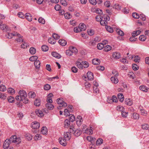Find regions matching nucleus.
Instances as JSON below:
<instances>
[{"mask_svg":"<svg viewBox=\"0 0 149 149\" xmlns=\"http://www.w3.org/2000/svg\"><path fill=\"white\" fill-rule=\"evenodd\" d=\"M15 36L17 37V38L15 39V40L17 42H23V36L19 34L17 32L16 33V34H14Z\"/></svg>","mask_w":149,"mask_h":149,"instance_id":"4","label":"nucleus"},{"mask_svg":"<svg viewBox=\"0 0 149 149\" xmlns=\"http://www.w3.org/2000/svg\"><path fill=\"white\" fill-rule=\"evenodd\" d=\"M26 19L29 21H31L32 20V18L31 16V15L29 13H26L25 14V16Z\"/></svg>","mask_w":149,"mask_h":149,"instance_id":"29","label":"nucleus"},{"mask_svg":"<svg viewBox=\"0 0 149 149\" xmlns=\"http://www.w3.org/2000/svg\"><path fill=\"white\" fill-rule=\"evenodd\" d=\"M87 140L92 143V141H94L95 140V138H93V137H92L91 136H88L87 137Z\"/></svg>","mask_w":149,"mask_h":149,"instance_id":"48","label":"nucleus"},{"mask_svg":"<svg viewBox=\"0 0 149 149\" xmlns=\"http://www.w3.org/2000/svg\"><path fill=\"white\" fill-rule=\"evenodd\" d=\"M82 119H76L77 124L78 126H79L82 123Z\"/></svg>","mask_w":149,"mask_h":149,"instance_id":"63","label":"nucleus"},{"mask_svg":"<svg viewBox=\"0 0 149 149\" xmlns=\"http://www.w3.org/2000/svg\"><path fill=\"white\" fill-rule=\"evenodd\" d=\"M11 143L9 139H7L4 141L3 145V148L4 149H7L9 147L10 144Z\"/></svg>","mask_w":149,"mask_h":149,"instance_id":"5","label":"nucleus"},{"mask_svg":"<svg viewBox=\"0 0 149 149\" xmlns=\"http://www.w3.org/2000/svg\"><path fill=\"white\" fill-rule=\"evenodd\" d=\"M34 102L35 105L36 106H39L40 105V101L39 100L36 99Z\"/></svg>","mask_w":149,"mask_h":149,"instance_id":"41","label":"nucleus"},{"mask_svg":"<svg viewBox=\"0 0 149 149\" xmlns=\"http://www.w3.org/2000/svg\"><path fill=\"white\" fill-rule=\"evenodd\" d=\"M51 88V86L48 84H47L44 86V88L45 90H48Z\"/></svg>","mask_w":149,"mask_h":149,"instance_id":"55","label":"nucleus"},{"mask_svg":"<svg viewBox=\"0 0 149 149\" xmlns=\"http://www.w3.org/2000/svg\"><path fill=\"white\" fill-rule=\"evenodd\" d=\"M58 43L62 46H65L67 44V42L64 40H59Z\"/></svg>","mask_w":149,"mask_h":149,"instance_id":"25","label":"nucleus"},{"mask_svg":"<svg viewBox=\"0 0 149 149\" xmlns=\"http://www.w3.org/2000/svg\"><path fill=\"white\" fill-rule=\"evenodd\" d=\"M97 47L98 49L101 50L104 47V45L102 43H99L97 44Z\"/></svg>","mask_w":149,"mask_h":149,"instance_id":"40","label":"nucleus"},{"mask_svg":"<svg viewBox=\"0 0 149 149\" xmlns=\"http://www.w3.org/2000/svg\"><path fill=\"white\" fill-rule=\"evenodd\" d=\"M36 49L33 47H31L29 49V52L32 54H34L36 53Z\"/></svg>","mask_w":149,"mask_h":149,"instance_id":"38","label":"nucleus"},{"mask_svg":"<svg viewBox=\"0 0 149 149\" xmlns=\"http://www.w3.org/2000/svg\"><path fill=\"white\" fill-rule=\"evenodd\" d=\"M47 129L46 127H43L41 129V133L43 135L46 134H47Z\"/></svg>","mask_w":149,"mask_h":149,"instance_id":"23","label":"nucleus"},{"mask_svg":"<svg viewBox=\"0 0 149 149\" xmlns=\"http://www.w3.org/2000/svg\"><path fill=\"white\" fill-rule=\"evenodd\" d=\"M40 63L39 61L37 60L34 62V65L37 69H38L40 67Z\"/></svg>","mask_w":149,"mask_h":149,"instance_id":"21","label":"nucleus"},{"mask_svg":"<svg viewBox=\"0 0 149 149\" xmlns=\"http://www.w3.org/2000/svg\"><path fill=\"white\" fill-rule=\"evenodd\" d=\"M76 64L79 68L81 69H82L83 68V64L82 63L81 64L80 62L77 61L76 62Z\"/></svg>","mask_w":149,"mask_h":149,"instance_id":"35","label":"nucleus"},{"mask_svg":"<svg viewBox=\"0 0 149 149\" xmlns=\"http://www.w3.org/2000/svg\"><path fill=\"white\" fill-rule=\"evenodd\" d=\"M113 57L114 58L118 59L120 57V55L119 53L117 52H113L112 54Z\"/></svg>","mask_w":149,"mask_h":149,"instance_id":"18","label":"nucleus"},{"mask_svg":"<svg viewBox=\"0 0 149 149\" xmlns=\"http://www.w3.org/2000/svg\"><path fill=\"white\" fill-rule=\"evenodd\" d=\"M69 49L71 50L72 54L74 53L75 54L78 52L77 49V48L73 46H70L69 47Z\"/></svg>","mask_w":149,"mask_h":149,"instance_id":"17","label":"nucleus"},{"mask_svg":"<svg viewBox=\"0 0 149 149\" xmlns=\"http://www.w3.org/2000/svg\"><path fill=\"white\" fill-rule=\"evenodd\" d=\"M132 16L136 19H138L139 18V15L138 14L136 13H132Z\"/></svg>","mask_w":149,"mask_h":149,"instance_id":"56","label":"nucleus"},{"mask_svg":"<svg viewBox=\"0 0 149 149\" xmlns=\"http://www.w3.org/2000/svg\"><path fill=\"white\" fill-rule=\"evenodd\" d=\"M100 20L102 19L103 21L105 22L109 21L110 20V18L107 15H104L103 16H101V17L100 18Z\"/></svg>","mask_w":149,"mask_h":149,"instance_id":"14","label":"nucleus"},{"mask_svg":"<svg viewBox=\"0 0 149 149\" xmlns=\"http://www.w3.org/2000/svg\"><path fill=\"white\" fill-rule=\"evenodd\" d=\"M103 142V140L102 139H99L96 141L97 145H100L102 144Z\"/></svg>","mask_w":149,"mask_h":149,"instance_id":"50","label":"nucleus"},{"mask_svg":"<svg viewBox=\"0 0 149 149\" xmlns=\"http://www.w3.org/2000/svg\"><path fill=\"white\" fill-rule=\"evenodd\" d=\"M111 80L113 83L115 84H117L118 82V79L116 77H111Z\"/></svg>","mask_w":149,"mask_h":149,"instance_id":"26","label":"nucleus"},{"mask_svg":"<svg viewBox=\"0 0 149 149\" xmlns=\"http://www.w3.org/2000/svg\"><path fill=\"white\" fill-rule=\"evenodd\" d=\"M79 29L81 31H85L86 29V25L83 23H80L79 25Z\"/></svg>","mask_w":149,"mask_h":149,"instance_id":"11","label":"nucleus"},{"mask_svg":"<svg viewBox=\"0 0 149 149\" xmlns=\"http://www.w3.org/2000/svg\"><path fill=\"white\" fill-rule=\"evenodd\" d=\"M36 113L39 117H41L44 116L42 111L40 110L36 109Z\"/></svg>","mask_w":149,"mask_h":149,"instance_id":"16","label":"nucleus"},{"mask_svg":"<svg viewBox=\"0 0 149 149\" xmlns=\"http://www.w3.org/2000/svg\"><path fill=\"white\" fill-rule=\"evenodd\" d=\"M70 133H73L74 136L78 137L81 134V131L80 129L75 130V128L72 126H70Z\"/></svg>","mask_w":149,"mask_h":149,"instance_id":"2","label":"nucleus"},{"mask_svg":"<svg viewBox=\"0 0 149 149\" xmlns=\"http://www.w3.org/2000/svg\"><path fill=\"white\" fill-rule=\"evenodd\" d=\"M132 68L133 70H136L138 69L139 67L137 65L133 64L132 65Z\"/></svg>","mask_w":149,"mask_h":149,"instance_id":"61","label":"nucleus"},{"mask_svg":"<svg viewBox=\"0 0 149 149\" xmlns=\"http://www.w3.org/2000/svg\"><path fill=\"white\" fill-rule=\"evenodd\" d=\"M59 141L60 144L63 146H65L67 144L66 140L65 139L60 137L59 139Z\"/></svg>","mask_w":149,"mask_h":149,"instance_id":"10","label":"nucleus"},{"mask_svg":"<svg viewBox=\"0 0 149 149\" xmlns=\"http://www.w3.org/2000/svg\"><path fill=\"white\" fill-rule=\"evenodd\" d=\"M113 8L117 9V10H120L121 9V6L118 3L116 4L115 5L113 6Z\"/></svg>","mask_w":149,"mask_h":149,"instance_id":"51","label":"nucleus"},{"mask_svg":"<svg viewBox=\"0 0 149 149\" xmlns=\"http://www.w3.org/2000/svg\"><path fill=\"white\" fill-rule=\"evenodd\" d=\"M141 32V31L140 30H138L136 31H134L132 33V35L133 36H136L139 35Z\"/></svg>","mask_w":149,"mask_h":149,"instance_id":"30","label":"nucleus"},{"mask_svg":"<svg viewBox=\"0 0 149 149\" xmlns=\"http://www.w3.org/2000/svg\"><path fill=\"white\" fill-rule=\"evenodd\" d=\"M26 137L28 140H31L32 139V136L29 134H27L25 135Z\"/></svg>","mask_w":149,"mask_h":149,"instance_id":"59","label":"nucleus"},{"mask_svg":"<svg viewBox=\"0 0 149 149\" xmlns=\"http://www.w3.org/2000/svg\"><path fill=\"white\" fill-rule=\"evenodd\" d=\"M132 117L134 119H138L139 118V115L137 113H134Z\"/></svg>","mask_w":149,"mask_h":149,"instance_id":"39","label":"nucleus"},{"mask_svg":"<svg viewBox=\"0 0 149 149\" xmlns=\"http://www.w3.org/2000/svg\"><path fill=\"white\" fill-rule=\"evenodd\" d=\"M19 94L20 96V99L22 100L23 103L27 104L28 102V99L26 98L27 96L26 92L23 90H20L19 91Z\"/></svg>","mask_w":149,"mask_h":149,"instance_id":"1","label":"nucleus"},{"mask_svg":"<svg viewBox=\"0 0 149 149\" xmlns=\"http://www.w3.org/2000/svg\"><path fill=\"white\" fill-rule=\"evenodd\" d=\"M118 97L119 100L121 102H123L124 100V96L122 93H119L118 95Z\"/></svg>","mask_w":149,"mask_h":149,"instance_id":"27","label":"nucleus"},{"mask_svg":"<svg viewBox=\"0 0 149 149\" xmlns=\"http://www.w3.org/2000/svg\"><path fill=\"white\" fill-rule=\"evenodd\" d=\"M139 39L141 41H144L146 39V37L144 35H142L139 36Z\"/></svg>","mask_w":149,"mask_h":149,"instance_id":"57","label":"nucleus"},{"mask_svg":"<svg viewBox=\"0 0 149 149\" xmlns=\"http://www.w3.org/2000/svg\"><path fill=\"white\" fill-rule=\"evenodd\" d=\"M52 36L53 38H54L55 40L56 39H59L60 38L59 35L55 33H53Z\"/></svg>","mask_w":149,"mask_h":149,"instance_id":"54","label":"nucleus"},{"mask_svg":"<svg viewBox=\"0 0 149 149\" xmlns=\"http://www.w3.org/2000/svg\"><path fill=\"white\" fill-rule=\"evenodd\" d=\"M88 79L90 80H92L93 79V73L91 72H88L87 73Z\"/></svg>","mask_w":149,"mask_h":149,"instance_id":"15","label":"nucleus"},{"mask_svg":"<svg viewBox=\"0 0 149 149\" xmlns=\"http://www.w3.org/2000/svg\"><path fill=\"white\" fill-rule=\"evenodd\" d=\"M118 99L116 96L113 95L112 97V98L110 99H108L107 100V102L109 103H111L112 102H115L116 103L117 102Z\"/></svg>","mask_w":149,"mask_h":149,"instance_id":"9","label":"nucleus"},{"mask_svg":"<svg viewBox=\"0 0 149 149\" xmlns=\"http://www.w3.org/2000/svg\"><path fill=\"white\" fill-rule=\"evenodd\" d=\"M6 90V88L5 86L3 85H0V91H5Z\"/></svg>","mask_w":149,"mask_h":149,"instance_id":"42","label":"nucleus"},{"mask_svg":"<svg viewBox=\"0 0 149 149\" xmlns=\"http://www.w3.org/2000/svg\"><path fill=\"white\" fill-rule=\"evenodd\" d=\"M42 51H47L48 50V47L46 45H43L41 47Z\"/></svg>","mask_w":149,"mask_h":149,"instance_id":"46","label":"nucleus"},{"mask_svg":"<svg viewBox=\"0 0 149 149\" xmlns=\"http://www.w3.org/2000/svg\"><path fill=\"white\" fill-rule=\"evenodd\" d=\"M107 30L110 33H111L113 32V29L110 26H107L106 27Z\"/></svg>","mask_w":149,"mask_h":149,"instance_id":"53","label":"nucleus"},{"mask_svg":"<svg viewBox=\"0 0 149 149\" xmlns=\"http://www.w3.org/2000/svg\"><path fill=\"white\" fill-rule=\"evenodd\" d=\"M57 102L58 104L62 105V107H65L67 106L66 103L64 102L62 98L58 99L57 100Z\"/></svg>","mask_w":149,"mask_h":149,"instance_id":"6","label":"nucleus"},{"mask_svg":"<svg viewBox=\"0 0 149 149\" xmlns=\"http://www.w3.org/2000/svg\"><path fill=\"white\" fill-rule=\"evenodd\" d=\"M17 32H14L13 33H8L6 35V37L8 38L11 39L12 38V36L15 35L14 34H16V33Z\"/></svg>","mask_w":149,"mask_h":149,"instance_id":"19","label":"nucleus"},{"mask_svg":"<svg viewBox=\"0 0 149 149\" xmlns=\"http://www.w3.org/2000/svg\"><path fill=\"white\" fill-rule=\"evenodd\" d=\"M64 16L65 18L67 19H69L71 17V15L70 14L68 13H65Z\"/></svg>","mask_w":149,"mask_h":149,"instance_id":"64","label":"nucleus"},{"mask_svg":"<svg viewBox=\"0 0 149 149\" xmlns=\"http://www.w3.org/2000/svg\"><path fill=\"white\" fill-rule=\"evenodd\" d=\"M100 61L98 59H93L92 62L93 64L94 65H98L100 64Z\"/></svg>","mask_w":149,"mask_h":149,"instance_id":"31","label":"nucleus"},{"mask_svg":"<svg viewBox=\"0 0 149 149\" xmlns=\"http://www.w3.org/2000/svg\"><path fill=\"white\" fill-rule=\"evenodd\" d=\"M64 136L65 139L66 140H69L70 139L71 136L69 132H67L64 133Z\"/></svg>","mask_w":149,"mask_h":149,"instance_id":"12","label":"nucleus"},{"mask_svg":"<svg viewBox=\"0 0 149 149\" xmlns=\"http://www.w3.org/2000/svg\"><path fill=\"white\" fill-rule=\"evenodd\" d=\"M82 63L83 65H84L83 67H84V68H87L89 66V63L86 61H83Z\"/></svg>","mask_w":149,"mask_h":149,"instance_id":"52","label":"nucleus"},{"mask_svg":"<svg viewBox=\"0 0 149 149\" xmlns=\"http://www.w3.org/2000/svg\"><path fill=\"white\" fill-rule=\"evenodd\" d=\"M100 20L102 19L103 21L105 22L109 21L110 20V18L107 15H104L103 16H101V17L100 18Z\"/></svg>","mask_w":149,"mask_h":149,"instance_id":"13","label":"nucleus"},{"mask_svg":"<svg viewBox=\"0 0 149 149\" xmlns=\"http://www.w3.org/2000/svg\"><path fill=\"white\" fill-rule=\"evenodd\" d=\"M61 8V6L58 4H56L54 7V9L56 11H60Z\"/></svg>","mask_w":149,"mask_h":149,"instance_id":"58","label":"nucleus"},{"mask_svg":"<svg viewBox=\"0 0 149 149\" xmlns=\"http://www.w3.org/2000/svg\"><path fill=\"white\" fill-rule=\"evenodd\" d=\"M64 123V127L68 128L69 127V126H70V121L68 120L67 119L65 120Z\"/></svg>","mask_w":149,"mask_h":149,"instance_id":"24","label":"nucleus"},{"mask_svg":"<svg viewBox=\"0 0 149 149\" xmlns=\"http://www.w3.org/2000/svg\"><path fill=\"white\" fill-rule=\"evenodd\" d=\"M40 126V123L34 121L32 123L31 127L33 129H37Z\"/></svg>","mask_w":149,"mask_h":149,"instance_id":"7","label":"nucleus"},{"mask_svg":"<svg viewBox=\"0 0 149 149\" xmlns=\"http://www.w3.org/2000/svg\"><path fill=\"white\" fill-rule=\"evenodd\" d=\"M38 21L39 23L43 24H44L45 23V19L41 17H40L39 18Z\"/></svg>","mask_w":149,"mask_h":149,"instance_id":"49","label":"nucleus"},{"mask_svg":"<svg viewBox=\"0 0 149 149\" xmlns=\"http://www.w3.org/2000/svg\"><path fill=\"white\" fill-rule=\"evenodd\" d=\"M0 29L3 30L4 31H8L9 29L8 27L5 24H0Z\"/></svg>","mask_w":149,"mask_h":149,"instance_id":"8","label":"nucleus"},{"mask_svg":"<svg viewBox=\"0 0 149 149\" xmlns=\"http://www.w3.org/2000/svg\"><path fill=\"white\" fill-rule=\"evenodd\" d=\"M9 141L11 143H14L19 144L21 142V140L20 138H17L16 135H13L10 138Z\"/></svg>","mask_w":149,"mask_h":149,"instance_id":"3","label":"nucleus"},{"mask_svg":"<svg viewBox=\"0 0 149 149\" xmlns=\"http://www.w3.org/2000/svg\"><path fill=\"white\" fill-rule=\"evenodd\" d=\"M8 93L11 94H14L15 92V90L11 88H9L8 89Z\"/></svg>","mask_w":149,"mask_h":149,"instance_id":"47","label":"nucleus"},{"mask_svg":"<svg viewBox=\"0 0 149 149\" xmlns=\"http://www.w3.org/2000/svg\"><path fill=\"white\" fill-rule=\"evenodd\" d=\"M87 32L88 35L91 36H93L94 34V30L91 29L88 30Z\"/></svg>","mask_w":149,"mask_h":149,"instance_id":"44","label":"nucleus"},{"mask_svg":"<svg viewBox=\"0 0 149 149\" xmlns=\"http://www.w3.org/2000/svg\"><path fill=\"white\" fill-rule=\"evenodd\" d=\"M45 106L47 109L50 110H52L54 107V105L51 103H46Z\"/></svg>","mask_w":149,"mask_h":149,"instance_id":"22","label":"nucleus"},{"mask_svg":"<svg viewBox=\"0 0 149 149\" xmlns=\"http://www.w3.org/2000/svg\"><path fill=\"white\" fill-rule=\"evenodd\" d=\"M15 98L12 96H9L8 98V100L9 102L12 103L14 101Z\"/></svg>","mask_w":149,"mask_h":149,"instance_id":"45","label":"nucleus"},{"mask_svg":"<svg viewBox=\"0 0 149 149\" xmlns=\"http://www.w3.org/2000/svg\"><path fill=\"white\" fill-rule=\"evenodd\" d=\"M111 49V47L109 45H106L104 47V50L105 52H107L110 51Z\"/></svg>","mask_w":149,"mask_h":149,"instance_id":"37","label":"nucleus"},{"mask_svg":"<svg viewBox=\"0 0 149 149\" xmlns=\"http://www.w3.org/2000/svg\"><path fill=\"white\" fill-rule=\"evenodd\" d=\"M116 31L118 35L121 36H123L124 35L123 32L119 29H117L116 30Z\"/></svg>","mask_w":149,"mask_h":149,"instance_id":"43","label":"nucleus"},{"mask_svg":"<svg viewBox=\"0 0 149 149\" xmlns=\"http://www.w3.org/2000/svg\"><path fill=\"white\" fill-rule=\"evenodd\" d=\"M48 42L49 43L51 44H54L56 43V41L53 38H50L48 39Z\"/></svg>","mask_w":149,"mask_h":149,"instance_id":"34","label":"nucleus"},{"mask_svg":"<svg viewBox=\"0 0 149 149\" xmlns=\"http://www.w3.org/2000/svg\"><path fill=\"white\" fill-rule=\"evenodd\" d=\"M142 128L143 130H147L149 128V125L147 124L144 123L141 125Z\"/></svg>","mask_w":149,"mask_h":149,"instance_id":"32","label":"nucleus"},{"mask_svg":"<svg viewBox=\"0 0 149 149\" xmlns=\"http://www.w3.org/2000/svg\"><path fill=\"white\" fill-rule=\"evenodd\" d=\"M38 58V57L37 56H33L29 58V60L31 61H35L37 60Z\"/></svg>","mask_w":149,"mask_h":149,"instance_id":"33","label":"nucleus"},{"mask_svg":"<svg viewBox=\"0 0 149 149\" xmlns=\"http://www.w3.org/2000/svg\"><path fill=\"white\" fill-rule=\"evenodd\" d=\"M52 55L53 56L58 59L60 58L61 57V55L56 52H52Z\"/></svg>","mask_w":149,"mask_h":149,"instance_id":"20","label":"nucleus"},{"mask_svg":"<svg viewBox=\"0 0 149 149\" xmlns=\"http://www.w3.org/2000/svg\"><path fill=\"white\" fill-rule=\"evenodd\" d=\"M29 96L31 98H34L35 97L36 95V94L34 92L31 91L29 93Z\"/></svg>","mask_w":149,"mask_h":149,"instance_id":"36","label":"nucleus"},{"mask_svg":"<svg viewBox=\"0 0 149 149\" xmlns=\"http://www.w3.org/2000/svg\"><path fill=\"white\" fill-rule=\"evenodd\" d=\"M125 103L128 105L131 106L132 105L133 102L131 100L129 99L128 101H126Z\"/></svg>","mask_w":149,"mask_h":149,"instance_id":"60","label":"nucleus"},{"mask_svg":"<svg viewBox=\"0 0 149 149\" xmlns=\"http://www.w3.org/2000/svg\"><path fill=\"white\" fill-rule=\"evenodd\" d=\"M66 53L67 55H68L69 56H71L72 54L71 51L70 49H69L68 50H66Z\"/></svg>","mask_w":149,"mask_h":149,"instance_id":"62","label":"nucleus"},{"mask_svg":"<svg viewBox=\"0 0 149 149\" xmlns=\"http://www.w3.org/2000/svg\"><path fill=\"white\" fill-rule=\"evenodd\" d=\"M139 89L144 92H147L148 91V88L145 86H141L139 87Z\"/></svg>","mask_w":149,"mask_h":149,"instance_id":"28","label":"nucleus"}]
</instances>
